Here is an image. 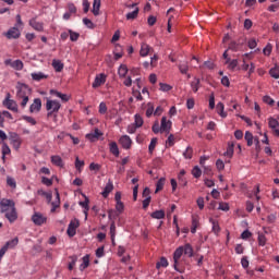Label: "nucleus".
Returning <instances> with one entry per match:
<instances>
[{"label": "nucleus", "instance_id": "nucleus-54", "mask_svg": "<svg viewBox=\"0 0 279 279\" xmlns=\"http://www.w3.org/2000/svg\"><path fill=\"white\" fill-rule=\"evenodd\" d=\"M263 101H264V104H267L268 106H274V104H276V101L269 96H264Z\"/></svg>", "mask_w": 279, "mask_h": 279}, {"label": "nucleus", "instance_id": "nucleus-2", "mask_svg": "<svg viewBox=\"0 0 279 279\" xmlns=\"http://www.w3.org/2000/svg\"><path fill=\"white\" fill-rule=\"evenodd\" d=\"M16 88H17V93H16L17 99H23L32 95V88H29V86L25 83H17Z\"/></svg>", "mask_w": 279, "mask_h": 279}, {"label": "nucleus", "instance_id": "nucleus-49", "mask_svg": "<svg viewBox=\"0 0 279 279\" xmlns=\"http://www.w3.org/2000/svg\"><path fill=\"white\" fill-rule=\"evenodd\" d=\"M198 223H199V221H197L196 218L192 219V228H191L192 234H195L197 232Z\"/></svg>", "mask_w": 279, "mask_h": 279}, {"label": "nucleus", "instance_id": "nucleus-44", "mask_svg": "<svg viewBox=\"0 0 279 279\" xmlns=\"http://www.w3.org/2000/svg\"><path fill=\"white\" fill-rule=\"evenodd\" d=\"M239 49H241V47L239 46V43L236 41H231L229 44L228 50L229 51H239Z\"/></svg>", "mask_w": 279, "mask_h": 279}, {"label": "nucleus", "instance_id": "nucleus-11", "mask_svg": "<svg viewBox=\"0 0 279 279\" xmlns=\"http://www.w3.org/2000/svg\"><path fill=\"white\" fill-rule=\"evenodd\" d=\"M77 228H80V220L75 219V221H71L69 227H68V230H66V234L69 236H73L74 234L77 233Z\"/></svg>", "mask_w": 279, "mask_h": 279}, {"label": "nucleus", "instance_id": "nucleus-45", "mask_svg": "<svg viewBox=\"0 0 279 279\" xmlns=\"http://www.w3.org/2000/svg\"><path fill=\"white\" fill-rule=\"evenodd\" d=\"M119 215L120 214H118V211L114 209L108 210V217H109L110 221H114V219H117V217H119Z\"/></svg>", "mask_w": 279, "mask_h": 279}, {"label": "nucleus", "instance_id": "nucleus-40", "mask_svg": "<svg viewBox=\"0 0 279 279\" xmlns=\"http://www.w3.org/2000/svg\"><path fill=\"white\" fill-rule=\"evenodd\" d=\"M223 156H228L229 158H232V156H234V144H229L227 151L223 154Z\"/></svg>", "mask_w": 279, "mask_h": 279}, {"label": "nucleus", "instance_id": "nucleus-51", "mask_svg": "<svg viewBox=\"0 0 279 279\" xmlns=\"http://www.w3.org/2000/svg\"><path fill=\"white\" fill-rule=\"evenodd\" d=\"M116 210L120 215L121 213H123V210H125V205H123V202H119L116 204Z\"/></svg>", "mask_w": 279, "mask_h": 279}, {"label": "nucleus", "instance_id": "nucleus-37", "mask_svg": "<svg viewBox=\"0 0 279 279\" xmlns=\"http://www.w3.org/2000/svg\"><path fill=\"white\" fill-rule=\"evenodd\" d=\"M160 267H169V262L166 257H161L159 262L156 264V269H160Z\"/></svg>", "mask_w": 279, "mask_h": 279}, {"label": "nucleus", "instance_id": "nucleus-55", "mask_svg": "<svg viewBox=\"0 0 279 279\" xmlns=\"http://www.w3.org/2000/svg\"><path fill=\"white\" fill-rule=\"evenodd\" d=\"M216 167H217L218 171H223V169H226V163H223V160L218 159L216 161Z\"/></svg>", "mask_w": 279, "mask_h": 279}, {"label": "nucleus", "instance_id": "nucleus-48", "mask_svg": "<svg viewBox=\"0 0 279 279\" xmlns=\"http://www.w3.org/2000/svg\"><path fill=\"white\" fill-rule=\"evenodd\" d=\"M83 23L84 25H86V27H88V29L95 28V24L93 23V21L88 20V17H84Z\"/></svg>", "mask_w": 279, "mask_h": 279}, {"label": "nucleus", "instance_id": "nucleus-59", "mask_svg": "<svg viewBox=\"0 0 279 279\" xmlns=\"http://www.w3.org/2000/svg\"><path fill=\"white\" fill-rule=\"evenodd\" d=\"M70 34V39L72 40V43L77 41V38H80V35L73 31H69Z\"/></svg>", "mask_w": 279, "mask_h": 279}, {"label": "nucleus", "instance_id": "nucleus-62", "mask_svg": "<svg viewBox=\"0 0 279 279\" xmlns=\"http://www.w3.org/2000/svg\"><path fill=\"white\" fill-rule=\"evenodd\" d=\"M84 167V160H80V157L75 158V168L80 171Z\"/></svg>", "mask_w": 279, "mask_h": 279}, {"label": "nucleus", "instance_id": "nucleus-38", "mask_svg": "<svg viewBox=\"0 0 279 279\" xmlns=\"http://www.w3.org/2000/svg\"><path fill=\"white\" fill-rule=\"evenodd\" d=\"M134 119H135V122L133 124H135L136 128H143V123H144L143 117L136 113Z\"/></svg>", "mask_w": 279, "mask_h": 279}, {"label": "nucleus", "instance_id": "nucleus-5", "mask_svg": "<svg viewBox=\"0 0 279 279\" xmlns=\"http://www.w3.org/2000/svg\"><path fill=\"white\" fill-rule=\"evenodd\" d=\"M2 104L5 108H8V110H12L13 112H19V105L14 100L10 99V93L7 94V97Z\"/></svg>", "mask_w": 279, "mask_h": 279}, {"label": "nucleus", "instance_id": "nucleus-57", "mask_svg": "<svg viewBox=\"0 0 279 279\" xmlns=\"http://www.w3.org/2000/svg\"><path fill=\"white\" fill-rule=\"evenodd\" d=\"M218 210H223L225 213H228V210H230V205H228V203H220Z\"/></svg>", "mask_w": 279, "mask_h": 279}, {"label": "nucleus", "instance_id": "nucleus-56", "mask_svg": "<svg viewBox=\"0 0 279 279\" xmlns=\"http://www.w3.org/2000/svg\"><path fill=\"white\" fill-rule=\"evenodd\" d=\"M22 119L24 121H27V123H31V125H36V120L33 117L29 116H23Z\"/></svg>", "mask_w": 279, "mask_h": 279}, {"label": "nucleus", "instance_id": "nucleus-28", "mask_svg": "<svg viewBox=\"0 0 279 279\" xmlns=\"http://www.w3.org/2000/svg\"><path fill=\"white\" fill-rule=\"evenodd\" d=\"M179 70L182 75H186V73H189V62L181 61L179 64Z\"/></svg>", "mask_w": 279, "mask_h": 279}, {"label": "nucleus", "instance_id": "nucleus-23", "mask_svg": "<svg viewBox=\"0 0 279 279\" xmlns=\"http://www.w3.org/2000/svg\"><path fill=\"white\" fill-rule=\"evenodd\" d=\"M101 8V0H94L93 3V14L94 16H99V9Z\"/></svg>", "mask_w": 279, "mask_h": 279}, {"label": "nucleus", "instance_id": "nucleus-39", "mask_svg": "<svg viewBox=\"0 0 279 279\" xmlns=\"http://www.w3.org/2000/svg\"><path fill=\"white\" fill-rule=\"evenodd\" d=\"M201 82L199 78H194V81L191 83V88L194 93H197L199 90Z\"/></svg>", "mask_w": 279, "mask_h": 279}, {"label": "nucleus", "instance_id": "nucleus-58", "mask_svg": "<svg viewBox=\"0 0 279 279\" xmlns=\"http://www.w3.org/2000/svg\"><path fill=\"white\" fill-rule=\"evenodd\" d=\"M151 114H154V105H151V102H148V108L146 110V117L149 119V117H151Z\"/></svg>", "mask_w": 279, "mask_h": 279}, {"label": "nucleus", "instance_id": "nucleus-6", "mask_svg": "<svg viewBox=\"0 0 279 279\" xmlns=\"http://www.w3.org/2000/svg\"><path fill=\"white\" fill-rule=\"evenodd\" d=\"M4 36L9 39V40H16L17 38H21V29H19V27L13 26L11 27L7 33H4Z\"/></svg>", "mask_w": 279, "mask_h": 279}, {"label": "nucleus", "instance_id": "nucleus-52", "mask_svg": "<svg viewBox=\"0 0 279 279\" xmlns=\"http://www.w3.org/2000/svg\"><path fill=\"white\" fill-rule=\"evenodd\" d=\"M160 86V90H162V93H169V90H171V85L169 84H166V83H160L159 84Z\"/></svg>", "mask_w": 279, "mask_h": 279}, {"label": "nucleus", "instance_id": "nucleus-12", "mask_svg": "<svg viewBox=\"0 0 279 279\" xmlns=\"http://www.w3.org/2000/svg\"><path fill=\"white\" fill-rule=\"evenodd\" d=\"M119 143L123 149H130L132 147V138L129 135H122Z\"/></svg>", "mask_w": 279, "mask_h": 279}, {"label": "nucleus", "instance_id": "nucleus-41", "mask_svg": "<svg viewBox=\"0 0 279 279\" xmlns=\"http://www.w3.org/2000/svg\"><path fill=\"white\" fill-rule=\"evenodd\" d=\"M269 75H271L275 80H279V66L276 65L275 68L270 69Z\"/></svg>", "mask_w": 279, "mask_h": 279}, {"label": "nucleus", "instance_id": "nucleus-35", "mask_svg": "<svg viewBox=\"0 0 279 279\" xmlns=\"http://www.w3.org/2000/svg\"><path fill=\"white\" fill-rule=\"evenodd\" d=\"M37 193H38L39 195H43V197H46L48 204H51V199H52V197H53V195L51 194V192H45V191H43V190H38Z\"/></svg>", "mask_w": 279, "mask_h": 279}, {"label": "nucleus", "instance_id": "nucleus-16", "mask_svg": "<svg viewBox=\"0 0 279 279\" xmlns=\"http://www.w3.org/2000/svg\"><path fill=\"white\" fill-rule=\"evenodd\" d=\"M56 191V199L51 203L52 208L50 209V213H54L57 208H60V192H58V189Z\"/></svg>", "mask_w": 279, "mask_h": 279}, {"label": "nucleus", "instance_id": "nucleus-50", "mask_svg": "<svg viewBox=\"0 0 279 279\" xmlns=\"http://www.w3.org/2000/svg\"><path fill=\"white\" fill-rule=\"evenodd\" d=\"M72 263L69 264L68 269L71 271L73 270V267H75V264L77 263L76 255L70 256Z\"/></svg>", "mask_w": 279, "mask_h": 279}, {"label": "nucleus", "instance_id": "nucleus-14", "mask_svg": "<svg viewBox=\"0 0 279 279\" xmlns=\"http://www.w3.org/2000/svg\"><path fill=\"white\" fill-rule=\"evenodd\" d=\"M102 84H106V74L101 73L95 77L93 88H99Z\"/></svg>", "mask_w": 279, "mask_h": 279}, {"label": "nucleus", "instance_id": "nucleus-24", "mask_svg": "<svg viewBox=\"0 0 279 279\" xmlns=\"http://www.w3.org/2000/svg\"><path fill=\"white\" fill-rule=\"evenodd\" d=\"M149 51H151L149 45L143 44L140 50V56H142V58H145L146 56H149Z\"/></svg>", "mask_w": 279, "mask_h": 279}, {"label": "nucleus", "instance_id": "nucleus-33", "mask_svg": "<svg viewBox=\"0 0 279 279\" xmlns=\"http://www.w3.org/2000/svg\"><path fill=\"white\" fill-rule=\"evenodd\" d=\"M167 179L165 178H160L157 183H156V190L155 193H159V191H162V189H165V182Z\"/></svg>", "mask_w": 279, "mask_h": 279}, {"label": "nucleus", "instance_id": "nucleus-9", "mask_svg": "<svg viewBox=\"0 0 279 279\" xmlns=\"http://www.w3.org/2000/svg\"><path fill=\"white\" fill-rule=\"evenodd\" d=\"M169 134L171 132V121H167V117L161 118L160 134Z\"/></svg>", "mask_w": 279, "mask_h": 279}, {"label": "nucleus", "instance_id": "nucleus-20", "mask_svg": "<svg viewBox=\"0 0 279 279\" xmlns=\"http://www.w3.org/2000/svg\"><path fill=\"white\" fill-rule=\"evenodd\" d=\"M29 25L33 27V29H36V32H43L44 29L43 23L37 22L36 19H32L29 21Z\"/></svg>", "mask_w": 279, "mask_h": 279}, {"label": "nucleus", "instance_id": "nucleus-61", "mask_svg": "<svg viewBox=\"0 0 279 279\" xmlns=\"http://www.w3.org/2000/svg\"><path fill=\"white\" fill-rule=\"evenodd\" d=\"M209 108L210 110H215V93H211L209 96Z\"/></svg>", "mask_w": 279, "mask_h": 279}, {"label": "nucleus", "instance_id": "nucleus-19", "mask_svg": "<svg viewBox=\"0 0 279 279\" xmlns=\"http://www.w3.org/2000/svg\"><path fill=\"white\" fill-rule=\"evenodd\" d=\"M109 151L110 154H112L113 156H116V158H119V145H117V142H111L109 144Z\"/></svg>", "mask_w": 279, "mask_h": 279}, {"label": "nucleus", "instance_id": "nucleus-8", "mask_svg": "<svg viewBox=\"0 0 279 279\" xmlns=\"http://www.w3.org/2000/svg\"><path fill=\"white\" fill-rule=\"evenodd\" d=\"M32 221L35 226H43V223H47V217L41 213H35L32 216Z\"/></svg>", "mask_w": 279, "mask_h": 279}, {"label": "nucleus", "instance_id": "nucleus-21", "mask_svg": "<svg viewBox=\"0 0 279 279\" xmlns=\"http://www.w3.org/2000/svg\"><path fill=\"white\" fill-rule=\"evenodd\" d=\"M268 126L270 128V130L274 131V133L276 134V130H279V122L277 119L275 118H269L268 119Z\"/></svg>", "mask_w": 279, "mask_h": 279}, {"label": "nucleus", "instance_id": "nucleus-17", "mask_svg": "<svg viewBox=\"0 0 279 279\" xmlns=\"http://www.w3.org/2000/svg\"><path fill=\"white\" fill-rule=\"evenodd\" d=\"M31 77L35 82H40V80H47V77H49V75H47L43 72H34V73L31 74Z\"/></svg>", "mask_w": 279, "mask_h": 279}, {"label": "nucleus", "instance_id": "nucleus-46", "mask_svg": "<svg viewBox=\"0 0 279 279\" xmlns=\"http://www.w3.org/2000/svg\"><path fill=\"white\" fill-rule=\"evenodd\" d=\"M184 158H186L187 160H191V158H193V147H187L185 149V151L183 153Z\"/></svg>", "mask_w": 279, "mask_h": 279}, {"label": "nucleus", "instance_id": "nucleus-22", "mask_svg": "<svg viewBox=\"0 0 279 279\" xmlns=\"http://www.w3.org/2000/svg\"><path fill=\"white\" fill-rule=\"evenodd\" d=\"M19 245V239L14 238L13 240L8 241L2 247H5V252H8V250H12L15 246Z\"/></svg>", "mask_w": 279, "mask_h": 279}, {"label": "nucleus", "instance_id": "nucleus-1", "mask_svg": "<svg viewBox=\"0 0 279 279\" xmlns=\"http://www.w3.org/2000/svg\"><path fill=\"white\" fill-rule=\"evenodd\" d=\"M15 203L12 199L2 198L0 201V213L3 215L10 223H14L19 219V214H16Z\"/></svg>", "mask_w": 279, "mask_h": 279}, {"label": "nucleus", "instance_id": "nucleus-15", "mask_svg": "<svg viewBox=\"0 0 279 279\" xmlns=\"http://www.w3.org/2000/svg\"><path fill=\"white\" fill-rule=\"evenodd\" d=\"M112 191H114V184H112V181L109 179L104 191L101 192L102 197L105 198L108 197V195H110Z\"/></svg>", "mask_w": 279, "mask_h": 279}, {"label": "nucleus", "instance_id": "nucleus-25", "mask_svg": "<svg viewBox=\"0 0 279 279\" xmlns=\"http://www.w3.org/2000/svg\"><path fill=\"white\" fill-rule=\"evenodd\" d=\"M50 95H56V97H59L62 101H69V96L66 94H62L56 89H51Z\"/></svg>", "mask_w": 279, "mask_h": 279}, {"label": "nucleus", "instance_id": "nucleus-13", "mask_svg": "<svg viewBox=\"0 0 279 279\" xmlns=\"http://www.w3.org/2000/svg\"><path fill=\"white\" fill-rule=\"evenodd\" d=\"M40 108H43V100H40V98H35L29 107V112H40Z\"/></svg>", "mask_w": 279, "mask_h": 279}, {"label": "nucleus", "instance_id": "nucleus-42", "mask_svg": "<svg viewBox=\"0 0 279 279\" xmlns=\"http://www.w3.org/2000/svg\"><path fill=\"white\" fill-rule=\"evenodd\" d=\"M158 143V138L154 137L150 141V144L148 146L149 154H154V150L156 149V144Z\"/></svg>", "mask_w": 279, "mask_h": 279}, {"label": "nucleus", "instance_id": "nucleus-10", "mask_svg": "<svg viewBox=\"0 0 279 279\" xmlns=\"http://www.w3.org/2000/svg\"><path fill=\"white\" fill-rule=\"evenodd\" d=\"M62 108V105L58 100H47L46 102V109L49 111L51 110L52 112H58Z\"/></svg>", "mask_w": 279, "mask_h": 279}, {"label": "nucleus", "instance_id": "nucleus-26", "mask_svg": "<svg viewBox=\"0 0 279 279\" xmlns=\"http://www.w3.org/2000/svg\"><path fill=\"white\" fill-rule=\"evenodd\" d=\"M217 110H218V114L222 118L226 119V117H228V113L225 110V106L223 102H218L216 106Z\"/></svg>", "mask_w": 279, "mask_h": 279}, {"label": "nucleus", "instance_id": "nucleus-53", "mask_svg": "<svg viewBox=\"0 0 279 279\" xmlns=\"http://www.w3.org/2000/svg\"><path fill=\"white\" fill-rule=\"evenodd\" d=\"M7 184L8 186H11V189H16V181L12 179V177L7 178Z\"/></svg>", "mask_w": 279, "mask_h": 279}, {"label": "nucleus", "instance_id": "nucleus-32", "mask_svg": "<svg viewBox=\"0 0 279 279\" xmlns=\"http://www.w3.org/2000/svg\"><path fill=\"white\" fill-rule=\"evenodd\" d=\"M150 217L153 219H165V210H162V209L156 210V211L150 214Z\"/></svg>", "mask_w": 279, "mask_h": 279}, {"label": "nucleus", "instance_id": "nucleus-47", "mask_svg": "<svg viewBox=\"0 0 279 279\" xmlns=\"http://www.w3.org/2000/svg\"><path fill=\"white\" fill-rule=\"evenodd\" d=\"M110 235L111 241H114V236L117 235V226L114 225V221H112L110 225Z\"/></svg>", "mask_w": 279, "mask_h": 279}, {"label": "nucleus", "instance_id": "nucleus-63", "mask_svg": "<svg viewBox=\"0 0 279 279\" xmlns=\"http://www.w3.org/2000/svg\"><path fill=\"white\" fill-rule=\"evenodd\" d=\"M271 49H272L271 44H267V46L263 50L264 56H270L271 54Z\"/></svg>", "mask_w": 279, "mask_h": 279}, {"label": "nucleus", "instance_id": "nucleus-4", "mask_svg": "<svg viewBox=\"0 0 279 279\" xmlns=\"http://www.w3.org/2000/svg\"><path fill=\"white\" fill-rule=\"evenodd\" d=\"M182 254H184L183 246H179L173 253L174 269H175V271H179L180 274H182V270L180 268H178V265H179L180 258H182Z\"/></svg>", "mask_w": 279, "mask_h": 279}, {"label": "nucleus", "instance_id": "nucleus-3", "mask_svg": "<svg viewBox=\"0 0 279 279\" xmlns=\"http://www.w3.org/2000/svg\"><path fill=\"white\" fill-rule=\"evenodd\" d=\"M9 141L11 142V145L13 146V148H15L16 151H19V149H21V136H19V134H16L15 132H11L9 133Z\"/></svg>", "mask_w": 279, "mask_h": 279}, {"label": "nucleus", "instance_id": "nucleus-7", "mask_svg": "<svg viewBox=\"0 0 279 279\" xmlns=\"http://www.w3.org/2000/svg\"><path fill=\"white\" fill-rule=\"evenodd\" d=\"M4 64L11 69H15V71H23V61L19 59L15 61H12V59H7Z\"/></svg>", "mask_w": 279, "mask_h": 279}, {"label": "nucleus", "instance_id": "nucleus-60", "mask_svg": "<svg viewBox=\"0 0 279 279\" xmlns=\"http://www.w3.org/2000/svg\"><path fill=\"white\" fill-rule=\"evenodd\" d=\"M41 182L46 185V186H51L53 184V180L49 179L47 177H43L41 178Z\"/></svg>", "mask_w": 279, "mask_h": 279}, {"label": "nucleus", "instance_id": "nucleus-34", "mask_svg": "<svg viewBox=\"0 0 279 279\" xmlns=\"http://www.w3.org/2000/svg\"><path fill=\"white\" fill-rule=\"evenodd\" d=\"M138 12H140V9L135 8L134 11L128 13L126 14V21H134V19H137L138 17Z\"/></svg>", "mask_w": 279, "mask_h": 279}, {"label": "nucleus", "instance_id": "nucleus-29", "mask_svg": "<svg viewBox=\"0 0 279 279\" xmlns=\"http://www.w3.org/2000/svg\"><path fill=\"white\" fill-rule=\"evenodd\" d=\"M244 138H245L248 147H252V145H254V135L252 134V132L246 131Z\"/></svg>", "mask_w": 279, "mask_h": 279}, {"label": "nucleus", "instance_id": "nucleus-27", "mask_svg": "<svg viewBox=\"0 0 279 279\" xmlns=\"http://www.w3.org/2000/svg\"><path fill=\"white\" fill-rule=\"evenodd\" d=\"M52 165H56V167H64V162L62 161V157L56 155L51 157Z\"/></svg>", "mask_w": 279, "mask_h": 279}, {"label": "nucleus", "instance_id": "nucleus-31", "mask_svg": "<svg viewBox=\"0 0 279 279\" xmlns=\"http://www.w3.org/2000/svg\"><path fill=\"white\" fill-rule=\"evenodd\" d=\"M88 265H90V256L89 255H85L83 257V263L80 265L81 271H84V269H86L88 267Z\"/></svg>", "mask_w": 279, "mask_h": 279}, {"label": "nucleus", "instance_id": "nucleus-18", "mask_svg": "<svg viewBox=\"0 0 279 279\" xmlns=\"http://www.w3.org/2000/svg\"><path fill=\"white\" fill-rule=\"evenodd\" d=\"M52 66L57 73H60L64 69V63L58 59H53Z\"/></svg>", "mask_w": 279, "mask_h": 279}, {"label": "nucleus", "instance_id": "nucleus-36", "mask_svg": "<svg viewBox=\"0 0 279 279\" xmlns=\"http://www.w3.org/2000/svg\"><path fill=\"white\" fill-rule=\"evenodd\" d=\"M128 65L125 64H121L119 70H118V74L120 77H125V75H128Z\"/></svg>", "mask_w": 279, "mask_h": 279}, {"label": "nucleus", "instance_id": "nucleus-64", "mask_svg": "<svg viewBox=\"0 0 279 279\" xmlns=\"http://www.w3.org/2000/svg\"><path fill=\"white\" fill-rule=\"evenodd\" d=\"M151 130H153L154 134H158L160 132V123L158 121H155Z\"/></svg>", "mask_w": 279, "mask_h": 279}, {"label": "nucleus", "instance_id": "nucleus-30", "mask_svg": "<svg viewBox=\"0 0 279 279\" xmlns=\"http://www.w3.org/2000/svg\"><path fill=\"white\" fill-rule=\"evenodd\" d=\"M183 247V254L185 256H189V258H193V246L191 244H185Z\"/></svg>", "mask_w": 279, "mask_h": 279}, {"label": "nucleus", "instance_id": "nucleus-43", "mask_svg": "<svg viewBox=\"0 0 279 279\" xmlns=\"http://www.w3.org/2000/svg\"><path fill=\"white\" fill-rule=\"evenodd\" d=\"M192 175L194 178H202V169H199V166H195L193 169H192Z\"/></svg>", "mask_w": 279, "mask_h": 279}]
</instances>
